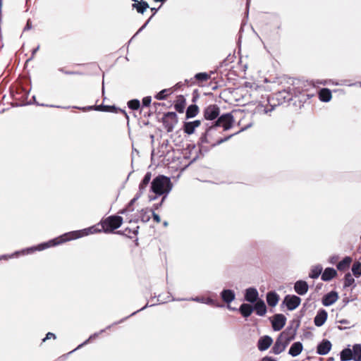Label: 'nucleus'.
<instances>
[{"instance_id": "42", "label": "nucleus", "mask_w": 361, "mask_h": 361, "mask_svg": "<svg viewBox=\"0 0 361 361\" xmlns=\"http://www.w3.org/2000/svg\"><path fill=\"white\" fill-rule=\"evenodd\" d=\"M152 102V97L150 96L145 97L142 100V110L143 111L144 107H147L150 105Z\"/></svg>"}, {"instance_id": "34", "label": "nucleus", "mask_w": 361, "mask_h": 361, "mask_svg": "<svg viewBox=\"0 0 361 361\" xmlns=\"http://www.w3.org/2000/svg\"><path fill=\"white\" fill-rule=\"evenodd\" d=\"M353 357V352L350 348H346L340 353V359L341 361L351 360Z\"/></svg>"}, {"instance_id": "54", "label": "nucleus", "mask_w": 361, "mask_h": 361, "mask_svg": "<svg viewBox=\"0 0 361 361\" xmlns=\"http://www.w3.org/2000/svg\"><path fill=\"white\" fill-rule=\"evenodd\" d=\"M162 195H157V194H149L148 195V199L149 202L154 201L157 199L158 197L161 196Z\"/></svg>"}, {"instance_id": "29", "label": "nucleus", "mask_w": 361, "mask_h": 361, "mask_svg": "<svg viewBox=\"0 0 361 361\" xmlns=\"http://www.w3.org/2000/svg\"><path fill=\"white\" fill-rule=\"evenodd\" d=\"M199 113V107L195 104L189 105L185 111V119L195 117Z\"/></svg>"}, {"instance_id": "9", "label": "nucleus", "mask_w": 361, "mask_h": 361, "mask_svg": "<svg viewBox=\"0 0 361 361\" xmlns=\"http://www.w3.org/2000/svg\"><path fill=\"white\" fill-rule=\"evenodd\" d=\"M301 298L295 295H286L283 299V305H285L289 311L295 310L300 304Z\"/></svg>"}, {"instance_id": "12", "label": "nucleus", "mask_w": 361, "mask_h": 361, "mask_svg": "<svg viewBox=\"0 0 361 361\" xmlns=\"http://www.w3.org/2000/svg\"><path fill=\"white\" fill-rule=\"evenodd\" d=\"M228 308L233 311H238L240 314L243 316V317L247 319L248 318L252 313L254 312L255 307H253V305H250L248 303H242L239 308L237 309L235 307H232L230 305H228Z\"/></svg>"}, {"instance_id": "13", "label": "nucleus", "mask_w": 361, "mask_h": 361, "mask_svg": "<svg viewBox=\"0 0 361 361\" xmlns=\"http://www.w3.org/2000/svg\"><path fill=\"white\" fill-rule=\"evenodd\" d=\"M288 345V343H287L282 338L278 336L275 343H274L271 349L270 353H274V355H279L283 352Z\"/></svg>"}, {"instance_id": "62", "label": "nucleus", "mask_w": 361, "mask_h": 361, "mask_svg": "<svg viewBox=\"0 0 361 361\" xmlns=\"http://www.w3.org/2000/svg\"><path fill=\"white\" fill-rule=\"evenodd\" d=\"M209 85L212 90H216L218 88V85H216V82H214L212 81V82H210Z\"/></svg>"}, {"instance_id": "30", "label": "nucleus", "mask_w": 361, "mask_h": 361, "mask_svg": "<svg viewBox=\"0 0 361 361\" xmlns=\"http://www.w3.org/2000/svg\"><path fill=\"white\" fill-rule=\"evenodd\" d=\"M318 97L321 102H328L331 99L332 94L329 89L322 88L319 91Z\"/></svg>"}, {"instance_id": "38", "label": "nucleus", "mask_w": 361, "mask_h": 361, "mask_svg": "<svg viewBox=\"0 0 361 361\" xmlns=\"http://www.w3.org/2000/svg\"><path fill=\"white\" fill-rule=\"evenodd\" d=\"M351 270L355 277H360L361 276V262H355L353 264Z\"/></svg>"}, {"instance_id": "35", "label": "nucleus", "mask_w": 361, "mask_h": 361, "mask_svg": "<svg viewBox=\"0 0 361 361\" xmlns=\"http://www.w3.org/2000/svg\"><path fill=\"white\" fill-rule=\"evenodd\" d=\"M173 90L172 88L164 89L161 90L154 97L157 99L162 100L166 98L169 94H172Z\"/></svg>"}, {"instance_id": "46", "label": "nucleus", "mask_w": 361, "mask_h": 361, "mask_svg": "<svg viewBox=\"0 0 361 361\" xmlns=\"http://www.w3.org/2000/svg\"><path fill=\"white\" fill-rule=\"evenodd\" d=\"M148 185H142V182L139 184L138 192L137 195L138 197H141L146 190V188Z\"/></svg>"}, {"instance_id": "52", "label": "nucleus", "mask_w": 361, "mask_h": 361, "mask_svg": "<svg viewBox=\"0 0 361 361\" xmlns=\"http://www.w3.org/2000/svg\"><path fill=\"white\" fill-rule=\"evenodd\" d=\"M151 214L152 215L154 220L157 223H159L161 221V218H160L159 215L156 214L155 212H154V210H151Z\"/></svg>"}, {"instance_id": "60", "label": "nucleus", "mask_w": 361, "mask_h": 361, "mask_svg": "<svg viewBox=\"0 0 361 361\" xmlns=\"http://www.w3.org/2000/svg\"><path fill=\"white\" fill-rule=\"evenodd\" d=\"M229 62H230V61H229V59H228V58H227V59H224V61H222L220 63V66H220L221 68H223V67H224V66H227L228 65Z\"/></svg>"}, {"instance_id": "64", "label": "nucleus", "mask_w": 361, "mask_h": 361, "mask_svg": "<svg viewBox=\"0 0 361 361\" xmlns=\"http://www.w3.org/2000/svg\"><path fill=\"white\" fill-rule=\"evenodd\" d=\"M192 300H195V301H197V302H204V300H205V298H198V297H197V298H195V299H193V298H192Z\"/></svg>"}, {"instance_id": "6", "label": "nucleus", "mask_w": 361, "mask_h": 361, "mask_svg": "<svg viewBox=\"0 0 361 361\" xmlns=\"http://www.w3.org/2000/svg\"><path fill=\"white\" fill-rule=\"evenodd\" d=\"M100 224L104 233H111L122 225L123 218L121 216L113 215L102 220Z\"/></svg>"}, {"instance_id": "3", "label": "nucleus", "mask_w": 361, "mask_h": 361, "mask_svg": "<svg viewBox=\"0 0 361 361\" xmlns=\"http://www.w3.org/2000/svg\"><path fill=\"white\" fill-rule=\"evenodd\" d=\"M300 94V90L299 89L288 87L286 89L278 91L271 96H269L267 99V104L265 105L260 103L256 109L258 112L263 111L264 114H267L272 111L277 106L284 104H288L293 97H297Z\"/></svg>"}, {"instance_id": "2", "label": "nucleus", "mask_w": 361, "mask_h": 361, "mask_svg": "<svg viewBox=\"0 0 361 361\" xmlns=\"http://www.w3.org/2000/svg\"><path fill=\"white\" fill-rule=\"evenodd\" d=\"M101 231H102L101 229H97L95 228V226H92L88 228H85L83 230L73 231L71 233H65L58 238H54L47 242L40 243L37 246L23 249L20 251V252L23 253V255H28L35 250H38V251L44 250L47 248L58 245L65 243L66 241L73 240V239H77V238H81L84 235H87L90 233H94L97 232H100ZM19 253H20V252L17 251L15 253L12 254L11 255H4L0 257V259L11 258L14 255H18Z\"/></svg>"}, {"instance_id": "11", "label": "nucleus", "mask_w": 361, "mask_h": 361, "mask_svg": "<svg viewBox=\"0 0 361 361\" xmlns=\"http://www.w3.org/2000/svg\"><path fill=\"white\" fill-rule=\"evenodd\" d=\"M212 73L213 72H211L210 73H207L206 72L197 73L194 75V78H191L190 80L185 79V83L188 85L196 83L200 85L203 82L207 81L211 78V75Z\"/></svg>"}, {"instance_id": "55", "label": "nucleus", "mask_w": 361, "mask_h": 361, "mask_svg": "<svg viewBox=\"0 0 361 361\" xmlns=\"http://www.w3.org/2000/svg\"><path fill=\"white\" fill-rule=\"evenodd\" d=\"M39 49V45H38L36 48L32 49L31 56L27 60V62H28V61H30L33 59L35 54L37 53V51Z\"/></svg>"}, {"instance_id": "20", "label": "nucleus", "mask_w": 361, "mask_h": 361, "mask_svg": "<svg viewBox=\"0 0 361 361\" xmlns=\"http://www.w3.org/2000/svg\"><path fill=\"white\" fill-rule=\"evenodd\" d=\"M202 124L201 120H195L193 121L184 122L183 130L185 133L191 135L195 132V128Z\"/></svg>"}, {"instance_id": "63", "label": "nucleus", "mask_w": 361, "mask_h": 361, "mask_svg": "<svg viewBox=\"0 0 361 361\" xmlns=\"http://www.w3.org/2000/svg\"><path fill=\"white\" fill-rule=\"evenodd\" d=\"M338 322L342 324H350V321H348V319H345L338 321Z\"/></svg>"}, {"instance_id": "53", "label": "nucleus", "mask_w": 361, "mask_h": 361, "mask_svg": "<svg viewBox=\"0 0 361 361\" xmlns=\"http://www.w3.org/2000/svg\"><path fill=\"white\" fill-rule=\"evenodd\" d=\"M353 300V299H349L348 297H344L342 300V306L341 308L345 307L350 301Z\"/></svg>"}, {"instance_id": "18", "label": "nucleus", "mask_w": 361, "mask_h": 361, "mask_svg": "<svg viewBox=\"0 0 361 361\" xmlns=\"http://www.w3.org/2000/svg\"><path fill=\"white\" fill-rule=\"evenodd\" d=\"M296 329H291V326H287L284 331H283L279 336L282 338L285 341L290 343V341L295 339L296 334Z\"/></svg>"}, {"instance_id": "58", "label": "nucleus", "mask_w": 361, "mask_h": 361, "mask_svg": "<svg viewBox=\"0 0 361 361\" xmlns=\"http://www.w3.org/2000/svg\"><path fill=\"white\" fill-rule=\"evenodd\" d=\"M138 226H137V228L133 231L130 228H126L125 231H128V234L133 233V235H136L138 233Z\"/></svg>"}, {"instance_id": "25", "label": "nucleus", "mask_w": 361, "mask_h": 361, "mask_svg": "<svg viewBox=\"0 0 361 361\" xmlns=\"http://www.w3.org/2000/svg\"><path fill=\"white\" fill-rule=\"evenodd\" d=\"M337 276V271L332 267L326 268L322 273L321 279L323 281H330L334 277Z\"/></svg>"}, {"instance_id": "36", "label": "nucleus", "mask_w": 361, "mask_h": 361, "mask_svg": "<svg viewBox=\"0 0 361 361\" xmlns=\"http://www.w3.org/2000/svg\"><path fill=\"white\" fill-rule=\"evenodd\" d=\"M149 213H151V210L148 208L142 209L140 211V219L142 222L147 223L149 221L151 218Z\"/></svg>"}, {"instance_id": "8", "label": "nucleus", "mask_w": 361, "mask_h": 361, "mask_svg": "<svg viewBox=\"0 0 361 361\" xmlns=\"http://www.w3.org/2000/svg\"><path fill=\"white\" fill-rule=\"evenodd\" d=\"M162 123L167 132H171L178 123L176 113L171 111L164 114L162 118Z\"/></svg>"}, {"instance_id": "16", "label": "nucleus", "mask_w": 361, "mask_h": 361, "mask_svg": "<svg viewBox=\"0 0 361 361\" xmlns=\"http://www.w3.org/2000/svg\"><path fill=\"white\" fill-rule=\"evenodd\" d=\"M273 339L270 336L265 335L261 336L257 341V348L259 351L267 350L272 344Z\"/></svg>"}, {"instance_id": "27", "label": "nucleus", "mask_w": 361, "mask_h": 361, "mask_svg": "<svg viewBox=\"0 0 361 361\" xmlns=\"http://www.w3.org/2000/svg\"><path fill=\"white\" fill-rule=\"evenodd\" d=\"M303 345L301 342H294L289 348L288 354L292 357H296L301 353Z\"/></svg>"}, {"instance_id": "49", "label": "nucleus", "mask_w": 361, "mask_h": 361, "mask_svg": "<svg viewBox=\"0 0 361 361\" xmlns=\"http://www.w3.org/2000/svg\"><path fill=\"white\" fill-rule=\"evenodd\" d=\"M140 197H138L136 194L135 196L129 202L128 204V209L130 211H133V209H131V207L134 204V203L140 198Z\"/></svg>"}, {"instance_id": "32", "label": "nucleus", "mask_w": 361, "mask_h": 361, "mask_svg": "<svg viewBox=\"0 0 361 361\" xmlns=\"http://www.w3.org/2000/svg\"><path fill=\"white\" fill-rule=\"evenodd\" d=\"M351 350L353 352L352 360L354 361H361V344H354Z\"/></svg>"}, {"instance_id": "57", "label": "nucleus", "mask_w": 361, "mask_h": 361, "mask_svg": "<svg viewBox=\"0 0 361 361\" xmlns=\"http://www.w3.org/2000/svg\"><path fill=\"white\" fill-rule=\"evenodd\" d=\"M32 99L33 100L35 101V103L38 105V106H50V107H57V108H60L61 106H54V105H47V104H39L38 102H36L35 100V96H33L32 97Z\"/></svg>"}, {"instance_id": "56", "label": "nucleus", "mask_w": 361, "mask_h": 361, "mask_svg": "<svg viewBox=\"0 0 361 361\" xmlns=\"http://www.w3.org/2000/svg\"><path fill=\"white\" fill-rule=\"evenodd\" d=\"M51 338L55 339L56 338V335L51 332H49L47 334L46 337L43 338L42 341L44 342L46 340L50 339Z\"/></svg>"}, {"instance_id": "37", "label": "nucleus", "mask_w": 361, "mask_h": 361, "mask_svg": "<svg viewBox=\"0 0 361 361\" xmlns=\"http://www.w3.org/2000/svg\"><path fill=\"white\" fill-rule=\"evenodd\" d=\"M355 283V279L353 278L350 273H347L344 276V283H343V288H347L350 287Z\"/></svg>"}, {"instance_id": "22", "label": "nucleus", "mask_w": 361, "mask_h": 361, "mask_svg": "<svg viewBox=\"0 0 361 361\" xmlns=\"http://www.w3.org/2000/svg\"><path fill=\"white\" fill-rule=\"evenodd\" d=\"M309 289L308 283L303 280H298L294 284L295 291L300 295H304Z\"/></svg>"}, {"instance_id": "41", "label": "nucleus", "mask_w": 361, "mask_h": 361, "mask_svg": "<svg viewBox=\"0 0 361 361\" xmlns=\"http://www.w3.org/2000/svg\"><path fill=\"white\" fill-rule=\"evenodd\" d=\"M152 11L153 12V14L152 16L145 22V23L137 30V32H136L135 35H137L139 32H142L145 28V27L147 25V24L149 23V22L150 21L151 18H152V16L154 15H155L157 13V12L159 10V8H151Z\"/></svg>"}, {"instance_id": "5", "label": "nucleus", "mask_w": 361, "mask_h": 361, "mask_svg": "<svg viewBox=\"0 0 361 361\" xmlns=\"http://www.w3.org/2000/svg\"><path fill=\"white\" fill-rule=\"evenodd\" d=\"M173 184L170 178L164 175H158L151 182L150 192L157 195H167L172 190Z\"/></svg>"}, {"instance_id": "50", "label": "nucleus", "mask_w": 361, "mask_h": 361, "mask_svg": "<svg viewBox=\"0 0 361 361\" xmlns=\"http://www.w3.org/2000/svg\"><path fill=\"white\" fill-rule=\"evenodd\" d=\"M174 107L177 112L180 113V96L177 97Z\"/></svg>"}, {"instance_id": "19", "label": "nucleus", "mask_w": 361, "mask_h": 361, "mask_svg": "<svg viewBox=\"0 0 361 361\" xmlns=\"http://www.w3.org/2000/svg\"><path fill=\"white\" fill-rule=\"evenodd\" d=\"M328 313L324 309H319L314 318V324L316 326H322L326 321Z\"/></svg>"}, {"instance_id": "10", "label": "nucleus", "mask_w": 361, "mask_h": 361, "mask_svg": "<svg viewBox=\"0 0 361 361\" xmlns=\"http://www.w3.org/2000/svg\"><path fill=\"white\" fill-rule=\"evenodd\" d=\"M271 327L274 331L281 330L286 323V317L283 314H275L272 319H270Z\"/></svg>"}, {"instance_id": "47", "label": "nucleus", "mask_w": 361, "mask_h": 361, "mask_svg": "<svg viewBox=\"0 0 361 361\" xmlns=\"http://www.w3.org/2000/svg\"><path fill=\"white\" fill-rule=\"evenodd\" d=\"M148 303H147L144 307H142V308H140V310H137V311H135L134 312H133L131 314H130L129 316L121 319L119 322H115L114 324H120L121 322H123L125 319H126L127 318L135 314L137 312H140V311H142L143 310H145L147 307H148Z\"/></svg>"}, {"instance_id": "31", "label": "nucleus", "mask_w": 361, "mask_h": 361, "mask_svg": "<svg viewBox=\"0 0 361 361\" xmlns=\"http://www.w3.org/2000/svg\"><path fill=\"white\" fill-rule=\"evenodd\" d=\"M133 1L134 2L133 4V7L135 8L137 10V13H139L143 14L145 11L147 10V8H149V4H147V2L143 0H141L140 1L137 0Z\"/></svg>"}, {"instance_id": "24", "label": "nucleus", "mask_w": 361, "mask_h": 361, "mask_svg": "<svg viewBox=\"0 0 361 361\" xmlns=\"http://www.w3.org/2000/svg\"><path fill=\"white\" fill-rule=\"evenodd\" d=\"M255 307L254 311L255 313L260 317H263L266 314L267 309L264 301L262 299H259L255 303L253 304Z\"/></svg>"}, {"instance_id": "28", "label": "nucleus", "mask_w": 361, "mask_h": 361, "mask_svg": "<svg viewBox=\"0 0 361 361\" xmlns=\"http://www.w3.org/2000/svg\"><path fill=\"white\" fill-rule=\"evenodd\" d=\"M353 259L350 256H345L341 262H339L337 265L336 268L340 271H343L348 269L350 264L352 263Z\"/></svg>"}, {"instance_id": "4", "label": "nucleus", "mask_w": 361, "mask_h": 361, "mask_svg": "<svg viewBox=\"0 0 361 361\" xmlns=\"http://www.w3.org/2000/svg\"><path fill=\"white\" fill-rule=\"evenodd\" d=\"M221 110L217 104H209L203 109V118L201 120L202 125L220 120L224 116L228 117L224 118V122L234 121L232 113H224L220 114Z\"/></svg>"}, {"instance_id": "7", "label": "nucleus", "mask_w": 361, "mask_h": 361, "mask_svg": "<svg viewBox=\"0 0 361 361\" xmlns=\"http://www.w3.org/2000/svg\"><path fill=\"white\" fill-rule=\"evenodd\" d=\"M73 108L80 109L84 111L86 110H93V109L96 110V111H99L114 112V113H118L119 111L125 116L126 118L128 121L129 120V116H128V114L126 113V111L123 109L116 108L115 106L100 104V105H96V106H85V107L73 106Z\"/></svg>"}, {"instance_id": "48", "label": "nucleus", "mask_w": 361, "mask_h": 361, "mask_svg": "<svg viewBox=\"0 0 361 361\" xmlns=\"http://www.w3.org/2000/svg\"><path fill=\"white\" fill-rule=\"evenodd\" d=\"M166 198V195L163 196L162 198H161V200L160 201V202L154 204L153 206H152V208L150 209V210H154V212H155V210L159 209V207H161V205H162V204L164 202Z\"/></svg>"}, {"instance_id": "17", "label": "nucleus", "mask_w": 361, "mask_h": 361, "mask_svg": "<svg viewBox=\"0 0 361 361\" xmlns=\"http://www.w3.org/2000/svg\"><path fill=\"white\" fill-rule=\"evenodd\" d=\"M331 347L332 345L330 341L323 339L317 344V353L320 355H325L330 352Z\"/></svg>"}, {"instance_id": "33", "label": "nucleus", "mask_w": 361, "mask_h": 361, "mask_svg": "<svg viewBox=\"0 0 361 361\" xmlns=\"http://www.w3.org/2000/svg\"><path fill=\"white\" fill-rule=\"evenodd\" d=\"M322 269L323 268L320 264L313 267L310 270L309 277L313 279H317L320 275H322Z\"/></svg>"}, {"instance_id": "15", "label": "nucleus", "mask_w": 361, "mask_h": 361, "mask_svg": "<svg viewBox=\"0 0 361 361\" xmlns=\"http://www.w3.org/2000/svg\"><path fill=\"white\" fill-rule=\"evenodd\" d=\"M338 299V293L335 290H331L323 296L322 299V303L324 306L329 307L335 303Z\"/></svg>"}, {"instance_id": "40", "label": "nucleus", "mask_w": 361, "mask_h": 361, "mask_svg": "<svg viewBox=\"0 0 361 361\" xmlns=\"http://www.w3.org/2000/svg\"><path fill=\"white\" fill-rule=\"evenodd\" d=\"M171 300H173V299L171 298V295L169 294V293L166 294H160L157 297V301L159 302V303H165Z\"/></svg>"}, {"instance_id": "45", "label": "nucleus", "mask_w": 361, "mask_h": 361, "mask_svg": "<svg viewBox=\"0 0 361 361\" xmlns=\"http://www.w3.org/2000/svg\"><path fill=\"white\" fill-rule=\"evenodd\" d=\"M104 331H105L104 329H102V330H101V331H100V332H99V333H95V334H94L91 335V336H90V338H89L87 340H86L85 342H83L82 343H81L80 345H79L78 346V348H75V350H73V351H75V350H77L78 348H80L81 346H82V345H84L87 344V343L89 342V341H90V340L92 339L93 338H95V337L98 336V335H99L100 333H102V332H104Z\"/></svg>"}, {"instance_id": "44", "label": "nucleus", "mask_w": 361, "mask_h": 361, "mask_svg": "<svg viewBox=\"0 0 361 361\" xmlns=\"http://www.w3.org/2000/svg\"><path fill=\"white\" fill-rule=\"evenodd\" d=\"M152 178V173L148 171L145 173L143 179L141 180L142 182V185H148Z\"/></svg>"}, {"instance_id": "39", "label": "nucleus", "mask_w": 361, "mask_h": 361, "mask_svg": "<svg viewBox=\"0 0 361 361\" xmlns=\"http://www.w3.org/2000/svg\"><path fill=\"white\" fill-rule=\"evenodd\" d=\"M128 107L133 111L137 110L140 109L141 104L140 102L137 99H133L129 100L127 103Z\"/></svg>"}, {"instance_id": "1", "label": "nucleus", "mask_w": 361, "mask_h": 361, "mask_svg": "<svg viewBox=\"0 0 361 361\" xmlns=\"http://www.w3.org/2000/svg\"><path fill=\"white\" fill-rule=\"evenodd\" d=\"M227 117L228 116H224L220 120L219 119L214 122H210L209 123H204L202 125L204 131L202 133L200 137V141L201 143L211 144L212 147H215L228 141L233 135L247 129L251 126V124H249L246 127L241 128L238 133L229 135L224 137L219 138L215 142H212V140L216 139L220 134L232 128L234 121L224 122V118Z\"/></svg>"}, {"instance_id": "59", "label": "nucleus", "mask_w": 361, "mask_h": 361, "mask_svg": "<svg viewBox=\"0 0 361 361\" xmlns=\"http://www.w3.org/2000/svg\"><path fill=\"white\" fill-rule=\"evenodd\" d=\"M32 29V23L30 21V20H28L27 21V23L23 29L24 31H26V30H31Z\"/></svg>"}, {"instance_id": "14", "label": "nucleus", "mask_w": 361, "mask_h": 361, "mask_svg": "<svg viewBox=\"0 0 361 361\" xmlns=\"http://www.w3.org/2000/svg\"><path fill=\"white\" fill-rule=\"evenodd\" d=\"M244 298L245 301L252 305L255 303L259 299V293L257 288L254 287H250L245 289Z\"/></svg>"}, {"instance_id": "21", "label": "nucleus", "mask_w": 361, "mask_h": 361, "mask_svg": "<svg viewBox=\"0 0 361 361\" xmlns=\"http://www.w3.org/2000/svg\"><path fill=\"white\" fill-rule=\"evenodd\" d=\"M221 300L226 304H229L235 298V293L231 289H223L220 293Z\"/></svg>"}, {"instance_id": "51", "label": "nucleus", "mask_w": 361, "mask_h": 361, "mask_svg": "<svg viewBox=\"0 0 361 361\" xmlns=\"http://www.w3.org/2000/svg\"><path fill=\"white\" fill-rule=\"evenodd\" d=\"M338 259H339V256L338 255H333V256L330 257V258L329 259V262L330 264H336L337 262Z\"/></svg>"}, {"instance_id": "61", "label": "nucleus", "mask_w": 361, "mask_h": 361, "mask_svg": "<svg viewBox=\"0 0 361 361\" xmlns=\"http://www.w3.org/2000/svg\"><path fill=\"white\" fill-rule=\"evenodd\" d=\"M262 361H277L276 358L270 357V356H265L262 359Z\"/></svg>"}, {"instance_id": "43", "label": "nucleus", "mask_w": 361, "mask_h": 361, "mask_svg": "<svg viewBox=\"0 0 361 361\" xmlns=\"http://www.w3.org/2000/svg\"><path fill=\"white\" fill-rule=\"evenodd\" d=\"M204 303L207 304V305H212V306L218 307H224V305H221V304H219V303H218V302H216L213 299L209 298H208L205 299V300H204Z\"/></svg>"}, {"instance_id": "26", "label": "nucleus", "mask_w": 361, "mask_h": 361, "mask_svg": "<svg viewBox=\"0 0 361 361\" xmlns=\"http://www.w3.org/2000/svg\"><path fill=\"white\" fill-rule=\"evenodd\" d=\"M266 299L268 305L274 307L278 304L280 297L275 291H269L267 293Z\"/></svg>"}, {"instance_id": "23", "label": "nucleus", "mask_w": 361, "mask_h": 361, "mask_svg": "<svg viewBox=\"0 0 361 361\" xmlns=\"http://www.w3.org/2000/svg\"><path fill=\"white\" fill-rule=\"evenodd\" d=\"M305 307H306V303H304L303 307L300 312V314L296 315L295 318H294L291 321H290L289 325L288 326H291V329H294L296 330L298 329V328L300 327V325L301 319L305 315Z\"/></svg>"}]
</instances>
